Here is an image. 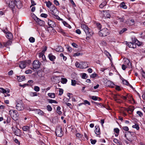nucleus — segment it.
I'll use <instances>...</instances> for the list:
<instances>
[{"label":"nucleus","mask_w":145,"mask_h":145,"mask_svg":"<svg viewBox=\"0 0 145 145\" xmlns=\"http://www.w3.org/2000/svg\"><path fill=\"white\" fill-rule=\"evenodd\" d=\"M81 27L85 32L87 37H89L92 35L93 33L91 30L89 29L86 25H81Z\"/></svg>","instance_id":"obj_1"},{"label":"nucleus","mask_w":145,"mask_h":145,"mask_svg":"<svg viewBox=\"0 0 145 145\" xmlns=\"http://www.w3.org/2000/svg\"><path fill=\"white\" fill-rule=\"evenodd\" d=\"M108 29L105 28L102 30H100L99 32V34L100 36L104 37L108 34Z\"/></svg>","instance_id":"obj_2"},{"label":"nucleus","mask_w":145,"mask_h":145,"mask_svg":"<svg viewBox=\"0 0 145 145\" xmlns=\"http://www.w3.org/2000/svg\"><path fill=\"white\" fill-rule=\"evenodd\" d=\"M16 109L18 110H22L24 109V105L22 101H20L18 102L16 106Z\"/></svg>","instance_id":"obj_3"},{"label":"nucleus","mask_w":145,"mask_h":145,"mask_svg":"<svg viewBox=\"0 0 145 145\" xmlns=\"http://www.w3.org/2000/svg\"><path fill=\"white\" fill-rule=\"evenodd\" d=\"M55 132L56 135L58 137H61L63 135V132L62 130V128L59 126L57 127Z\"/></svg>","instance_id":"obj_4"},{"label":"nucleus","mask_w":145,"mask_h":145,"mask_svg":"<svg viewBox=\"0 0 145 145\" xmlns=\"http://www.w3.org/2000/svg\"><path fill=\"white\" fill-rule=\"evenodd\" d=\"M40 66V63L38 60H35L34 61L33 64V68H32L33 70L37 69L39 68Z\"/></svg>","instance_id":"obj_5"},{"label":"nucleus","mask_w":145,"mask_h":145,"mask_svg":"<svg viewBox=\"0 0 145 145\" xmlns=\"http://www.w3.org/2000/svg\"><path fill=\"white\" fill-rule=\"evenodd\" d=\"M17 111L15 110H10L9 112V114L11 116L13 114H14L15 115H13L12 118L13 120H15L17 119L18 114H17Z\"/></svg>","instance_id":"obj_6"},{"label":"nucleus","mask_w":145,"mask_h":145,"mask_svg":"<svg viewBox=\"0 0 145 145\" xmlns=\"http://www.w3.org/2000/svg\"><path fill=\"white\" fill-rule=\"evenodd\" d=\"M15 5L19 9L21 8L22 7V4L20 0H14Z\"/></svg>","instance_id":"obj_7"},{"label":"nucleus","mask_w":145,"mask_h":145,"mask_svg":"<svg viewBox=\"0 0 145 145\" xmlns=\"http://www.w3.org/2000/svg\"><path fill=\"white\" fill-rule=\"evenodd\" d=\"M101 15L102 17L104 18H109L110 16L108 12L104 11L101 12Z\"/></svg>","instance_id":"obj_8"},{"label":"nucleus","mask_w":145,"mask_h":145,"mask_svg":"<svg viewBox=\"0 0 145 145\" xmlns=\"http://www.w3.org/2000/svg\"><path fill=\"white\" fill-rule=\"evenodd\" d=\"M35 21L38 24H39L40 26H43L44 25V22L40 19L37 18L35 20Z\"/></svg>","instance_id":"obj_9"},{"label":"nucleus","mask_w":145,"mask_h":145,"mask_svg":"<svg viewBox=\"0 0 145 145\" xmlns=\"http://www.w3.org/2000/svg\"><path fill=\"white\" fill-rule=\"evenodd\" d=\"M27 62L25 61L20 62L19 64V67L21 69L25 68L27 65Z\"/></svg>","instance_id":"obj_10"},{"label":"nucleus","mask_w":145,"mask_h":145,"mask_svg":"<svg viewBox=\"0 0 145 145\" xmlns=\"http://www.w3.org/2000/svg\"><path fill=\"white\" fill-rule=\"evenodd\" d=\"M39 60L41 61H43L46 60V57L42 53H40L39 54Z\"/></svg>","instance_id":"obj_11"},{"label":"nucleus","mask_w":145,"mask_h":145,"mask_svg":"<svg viewBox=\"0 0 145 145\" xmlns=\"http://www.w3.org/2000/svg\"><path fill=\"white\" fill-rule=\"evenodd\" d=\"M4 32L6 34V37L9 39H11L13 37V36L12 33L9 32H7L6 31H4Z\"/></svg>","instance_id":"obj_12"},{"label":"nucleus","mask_w":145,"mask_h":145,"mask_svg":"<svg viewBox=\"0 0 145 145\" xmlns=\"http://www.w3.org/2000/svg\"><path fill=\"white\" fill-rule=\"evenodd\" d=\"M8 5L9 7L12 8V10H13L14 8V7L15 6V1H10L8 3Z\"/></svg>","instance_id":"obj_13"},{"label":"nucleus","mask_w":145,"mask_h":145,"mask_svg":"<svg viewBox=\"0 0 145 145\" xmlns=\"http://www.w3.org/2000/svg\"><path fill=\"white\" fill-rule=\"evenodd\" d=\"M95 132L96 134L98 136L100 135V128L99 127V126L98 125H96L95 126Z\"/></svg>","instance_id":"obj_14"},{"label":"nucleus","mask_w":145,"mask_h":145,"mask_svg":"<svg viewBox=\"0 0 145 145\" xmlns=\"http://www.w3.org/2000/svg\"><path fill=\"white\" fill-rule=\"evenodd\" d=\"M48 24L50 27L52 28L54 27L55 26V23L50 20H48Z\"/></svg>","instance_id":"obj_15"},{"label":"nucleus","mask_w":145,"mask_h":145,"mask_svg":"<svg viewBox=\"0 0 145 145\" xmlns=\"http://www.w3.org/2000/svg\"><path fill=\"white\" fill-rule=\"evenodd\" d=\"M48 57L49 59L52 61H54L56 58V57L51 53L48 54Z\"/></svg>","instance_id":"obj_16"},{"label":"nucleus","mask_w":145,"mask_h":145,"mask_svg":"<svg viewBox=\"0 0 145 145\" xmlns=\"http://www.w3.org/2000/svg\"><path fill=\"white\" fill-rule=\"evenodd\" d=\"M81 63L82 64V69L86 68L89 67V66H88V63L87 62H81Z\"/></svg>","instance_id":"obj_17"},{"label":"nucleus","mask_w":145,"mask_h":145,"mask_svg":"<svg viewBox=\"0 0 145 145\" xmlns=\"http://www.w3.org/2000/svg\"><path fill=\"white\" fill-rule=\"evenodd\" d=\"M127 45L129 48H135L136 47V45L135 44H134V42H130L127 43Z\"/></svg>","instance_id":"obj_18"},{"label":"nucleus","mask_w":145,"mask_h":145,"mask_svg":"<svg viewBox=\"0 0 145 145\" xmlns=\"http://www.w3.org/2000/svg\"><path fill=\"white\" fill-rule=\"evenodd\" d=\"M55 50L57 52H61L63 51V49L61 46H59L55 49Z\"/></svg>","instance_id":"obj_19"},{"label":"nucleus","mask_w":145,"mask_h":145,"mask_svg":"<svg viewBox=\"0 0 145 145\" xmlns=\"http://www.w3.org/2000/svg\"><path fill=\"white\" fill-rule=\"evenodd\" d=\"M17 79L19 82H21L24 80L25 79V76H17Z\"/></svg>","instance_id":"obj_20"},{"label":"nucleus","mask_w":145,"mask_h":145,"mask_svg":"<svg viewBox=\"0 0 145 145\" xmlns=\"http://www.w3.org/2000/svg\"><path fill=\"white\" fill-rule=\"evenodd\" d=\"M133 42H134V44H135V45L137 44L138 46H140L142 44V42L139 41L137 39L135 38L134 39V40H133Z\"/></svg>","instance_id":"obj_21"},{"label":"nucleus","mask_w":145,"mask_h":145,"mask_svg":"<svg viewBox=\"0 0 145 145\" xmlns=\"http://www.w3.org/2000/svg\"><path fill=\"white\" fill-rule=\"evenodd\" d=\"M12 44V41L10 40H8L7 42L3 43L4 46L5 47H7L8 46L11 45Z\"/></svg>","instance_id":"obj_22"},{"label":"nucleus","mask_w":145,"mask_h":145,"mask_svg":"<svg viewBox=\"0 0 145 145\" xmlns=\"http://www.w3.org/2000/svg\"><path fill=\"white\" fill-rule=\"evenodd\" d=\"M22 129L23 130L25 131H29L30 129V127L27 126H25L23 127Z\"/></svg>","instance_id":"obj_23"},{"label":"nucleus","mask_w":145,"mask_h":145,"mask_svg":"<svg viewBox=\"0 0 145 145\" xmlns=\"http://www.w3.org/2000/svg\"><path fill=\"white\" fill-rule=\"evenodd\" d=\"M106 86L108 87H111L113 85V83L110 80H108L106 83Z\"/></svg>","instance_id":"obj_24"},{"label":"nucleus","mask_w":145,"mask_h":145,"mask_svg":"<svg viewBox=\"0 0 145 145\" xmlns=\"http://www.w3.org/2000/svg\"><path fill=\"white\" fill-rule=\"evenodd\" d=\"M117 19L120 22H123L124 20V18L123 16H122L121 18L119 16H117Z\"/></svg>","instance_id":"obj_25"},{"label":"nucleus","mask_w":145,"mask_h":145,"mask_svg":"<svg viewBox=\"0 0 145 145\" xmlns=\"http://www.w3.org/2000/svg\"><path fill=\"white\" fill-rule=\"evenodd\" d=\"M134 110V108L133 107H130L127 110V111L130 114H131Z\"/></svg>","instance_id":"obj_26"},{"label":"nucleus","mask_w":145,"mask_h":145,"mask_svg":"<svg viewBox=\"0 0 145 145\" xmlns=\"http://www.w3.org/2000/svg\"><path fill=\"white\" fill-rule=\"evenodd\" d=\"M133 134V132L128 131L125 133V137L127 138L126 136L127 135H130L132 136Z\"/></svg>","instance_id":"obj_27"},{"label":"nucleus","mask_w":145,"mask_h":145,"mask_svg":"<svg viewBox=\"0 0 145 145\" xmlns=\"http://www.w3.org/2000/svg\"><path fill=\"white\" fill-rule=\"evenodd\" d=\"M75 65L76 67L80 69L82 68V64L81 63V62H80V63H79L78 62H76L75 63Z\"/></svg>","instance_id":"obj_28"},{"label":"nucleus","mask_w":145,"mask_h":145,"mask_svg":"<svg viewBox=\"0 0 145 145\" xmlns=\"http://www.w3.org/2000/svg\"><path fill=\"white\" fill-rule=\"evenodd\" d=\"M48 95L51 98H54L55 97V94L54 93H49Z\"/></svg>","instance_id":"obj_29"},{"label":"nucleus","mask_w":145,"mask_h":145,"mask_svg":"<svg viewBox=\"0 0 145 145\" xmlns=\"http://www.w3.org/2000/svg\"><path fill=\"white\" fill-rule=\"evenodd\" d=\"M57 112L59 115L61 114L62 112L61 111V107L60 106H58L57 108Z\"/></svg>","instance_id":"obj_30"},{"label":"nucleus","mask_w":145,"mask_h":145,"mask_svg":"<svg viewBox=\"0 0 145 145\" xmlns=\"http://www.w3.org/2000/svg\"><path fill=\"white\" fill-rule=\"evenodd\" d=\"M36 112L39 115H42L43 114V112L40 109H37Z\"/></svg>","instance_id":"obj_31"},{"label":"nucleus","mask_w":145,"mask_h":145,"mask_svg":"<svg viewBox=\"0 0 145 145\" xmlns=\"http://www.w3.org/2000/svg\"><path fill=\"white\" fill-rule=\"evenodd\" d=\"M45 3H46L47 7L48 8H49L52 5V3L50 1H46Z\"/></svg>","instance_id":"obj_32"},{"label":"nucleus","mask_w":145,"mask_h":145,"mask_svg":"<svg viewBox=\"0 0 145 145\" xmlns=\"http://www.w3.org/2000/svg\"><path fill=\"white\" fill-rule=\"evenodd\" d=\"M125 62H127V67L130 68L131 67V63H130L128 59H127Z\"/></svg>","instance_id":"obj_33"},{"label":"nucleus","mask_w":145,"mask_h":145,"mask_svg":"<svg viewBox=\"0 0 145 145\" xmlns=\"http://www.w3.org/2000/svg\"><path fill=\"white\" fill-rule=\"evenodd\" d=\"M106 1L103 2L99 6V7L102 8L106 5Z\"/></svg>","instance_id":"obj_34"},{"label":"nucleus","mask_w":145,"mask_h":145,"mask_svg":"<svg viewBox=\"0 0 145 145\" xmlns=\"http://www.w3.org/2000/svg\"><path fill=\"white\" fill-rule=\"evenodd\" d=\"M120 6L121 7L124 9H126L127 8L126 6L125 5V3L123 2L121 3L120 4Z\"/></svg>","instance_id":"obj_35"},{"label":"nucleus","mask_w":145,"mask_h":145,"mask_svg":"<svg viewBox=\"0 0 145 145\" xmlns=\"http://www.w3.org/2000/svg\"><path fill=\"white\" fill-rule=\"evenodd\" d=\"M20 131L19 129H16L14 131V133L15 135L19 136L20 135Z\"/></svg>","instance_id":"obj_36"},{"label":"nucleus","mask_w":145,"mask_h":145,"mask_svg":"<svg viewBox=\"0 0 145 145\" xmlns=\"http://www.w3.org/2000/svg\"><path fill=\"white\" fill-rule=\"evenodd\" d=\"M104 53L107 57L110 59L111 56L110 54L106 51H105Z\"/></svg>","instance_id":"obj_37"},{"label":"nucleus","mask_w":145,"mask_h":145,"mask_svg":"<svg viewBox=\"0 0 145 145\" xmlns=\"http://www.w3.org/2000/svg\"><path fill=\"white\" fill-rule=\"evenodd\" d=\"M31 97H34L37 96V93L36 92H30L29 93Z\"/></svg>","instance_id":"obj_38"},{"label":"nucleus","mask_w":145,"mask_h":145,"mask_svg":"<svg viewBox=\"0 0 145 145\" xmlns=\"http://www.w3.org/2000/svg\"><path fill=\"white\" fill-rule=\"evenodd\" d=\"M92 103L94 104H96L99 106H100L101 108L104 107V105L101 103H98L95 102H93Z\"/></svg>","instance_id":"obj_39"},{"label":"nucleus","mask_w":145,"mask_h":145,"mask_svg":"<svg viewBox=\"0 0 145 145\" xmlns=\"http://www.w3.org/2000/svg\"><path fill=\"white\" fill-rule=\"evenodd\" d=\"M61 82L63 84H66L67 81V79L65 78H61Z\"/></svg>","instance_id":"obj_40"},{"label":"nucleus","mask_w":145,"mask_h":145,"mask_svg":"<svg viewBox=\"0 0 145 145\" xmlns=\"http://www.w3.org/2000/svg\"><path fill=\"white\" fill-rule=\"evenodd\" d=\"M127 30V29L125 28H124L122 30H121L119 32V33L120 34H121L123 33L124 32L126 31Z\"/></svg>","instance_id":"obj_41"},{"label":"nucleus","mask_w":145,"mask_h":145,"mask_svg":"<svg viewBox=\"0 0 145 145\" xmlns=\"http://www.w3.org/2000/svg\"><path fill=\"white\" fill-rule=\"evenodd\" d=\"M0 92L3 93H6L7 91L3 88H0Z\"/></svg>","instance_id":"obj_42"},{"label":"nucleus","mask_w":145,"mask_h":145,"mask_svg":"<svg viewBox=\"0 0 145 145\" xmlns=\"http://www.w3.org/2000/svg\"><path fill=\"white\" fill-rule=\"evenodd\" d=\"M29 40L31 42L33 43L35 41V39L34 38L31 37L29 38Z\"/></svg>","instance_id":"obj_43"},{"label":"nucleus","mask_w":145,"mask_h":145,"mask_svg":"<svg viewBox=\"0 0 145 145\" xmlns=\"http://www.w3.org/2000/svg\"><path fill=\"white\" fill-rule=\"evenodd\" d=\"M132 127L133 128L136 129L137 130H138L139 129L138 125L136 124H135L134 125H133Z\"/></svg>","instance_id":"obj_44"},{"label":"nucleus","mask_w":145,"mask_h":145,"mask_svg":"<svg viewBox=\"0 0 145 145\" xmlns=\"http://www.w3.org/2000/svg\"><path fill=\"white\" fill-rule=\"evenodd\" d=\"M47 109L49 111H51L52 110L51 106L50 105H48L46 106Z\"/></svg>","instance_id":"obj_45"},{"label":"nucleus","mask_w":145,"mask_h":145,"mask_svg":"<svg viewBox=\"0 0 145 145\" xmlns=\"http://www.w3.org/2000/svg\"><path fill=\"white\" fill-rule=\"evenodd\" d=\"M91 99L93 100L97 101L98 100V97L95 96H93L91 97Z\"/></svg>","instance_id":"obj_46"},{"label":"nucleus","mask_w":145,"mask_h":145,"mask_svg":"<svg viewBox=\"0 0 145 145\" xmlns=\"http://www.w3.org/2000/svg\"><path fill=\"white\" fill-rule=\"evenodd\" d=\"M82 104H80V105ZM82 104H85V105L86 104H88V105H90V103L87 100H85L84 101V103H82Z\"/></svg>","instance_id":"obj_47"},{"label":"nucleus","mask_w":145,"mask_h":145,"mask_svg":"<svg viewBox=\"0 0 145 145\" xmlns=\"http://www.w3.org/2000/svg\"><path fill=\"white\" fill-rule=\"evenodd\" d=\"M60 56L61 57H63V59L64 60V61H65L67 59V57H66L64 56L63 54V53H61L60 54Z\"/></svg>","instance_id":"obj_48"},{"label":"nucleus","mask_w":145,"mask_h":145,"mask_svg":"<svg viewBox=\"0 0 145 145\" xmlns=\"http://www.w3.org/2000/svg\"><path fill=\"white\" fill-rule=\"evenodd\" d=\"M34 90L36 91H39L40 90V88L38 86H35L34 87Z\"/></svg>","instance_id":"obj_49"},{"label":"nucleus","mask_w":145,"mask_h":145,"mask_svg":"<svg viewBox=\"0 0 145 145\" xmlns=\"http://www.w3.org/2000/svg\"><path fill=\"white\" fill-rule=\"evenodd\" d=\"M82 54L78 52H76L74 54L73 56L74 57H76V56H79L80 55H82Z\"/></svg>","instance_id":"obj_50"},{"label":"nucleus","mask_w":145,"mask_h":145,"mask_svg":"<svg viewBox=\"0 0 145 145\" xmlns=\"http://www.w3.org/2000/svg\"><path fill=\"white\" fill-rule=\"evenodd\" d=\"M76 81L75 80H71V85L75 86L76 84Z\"/></svg>","instance_id":"obj_51"},{"label":"nucleus","mask_w":145,"mask_h":145,"mask_svg":"<svg viewBox=\"0 0 145 145\" xmlns=\"http://www.w3.org/2000/svg\"><path fill=\"white\" fill-rule=\"evenodd\" d=\"M121 97L124 100H126L127 99V98L129 99V96L128 95H127L126 96H121Z\"/></svg>","instance_id":"obj_52"},{"label":"nucleus","mask_w":145,"mask_h":145,"mask_svg":"<svg viewBox=\"0 0 145 145\" xmlns=\"http://www.w3.org/2000/svg\"><path fill=\"white\" fill-rule=\"evenodd\" d=\"M101 44L103 46H105L106 45V42L105 41H102L101 42Z\"/></svg>","instance_id":"obj_53"},{"label":"nucleus","mask_w":145,"mask_h":145,"mask_svg":"<svg viewBox=\"0 0 145 145\" xmlns=\"http://www.w3.org/2000/svg\"><path fill=\"white\" fill-rule=\"evenodd\" d=\"M114 131L117 134H118L119 133V129L118 128H116L114 129Z\"/></svg>","instance_id":"obj_54"},{"label":"nucleus","mask_w":145,"mask_h":145,"mask_svg":"<svg viewBox=\"0 0 145 145\" xmlns=\"http://www.w3.org/2000/svg\"><path fill=\"white\" fill-rule=\"evenodd\" d=\"M123 84H125L127 85H128L129 84V82L126 80H124L123 81Z\"/></svg>","instance_id":"obj_55"},{"label":"nucleus","mask_w":145,"mask_h":145,"mask_svg":"<svg viewBox=\"0 0 145 145\" xmlns=\"http://www.w3.org/2000/svg\"><path fill=\"white\" fill-rule=\"evenodd\" d=\"M40 16H41V17H42L46 18H47V17L48 16V15H47V14H46L42 13L41 14Z\"/></svg>","instance_id":"obj_56"},{"label":"nucleus","mask_w":145,"mask_h":145,"mask_svg":"<svg viewBox=\"0 0 145 145\" xmlns=\"http://www.w3.org/2000/svg\"><path fill=\"white\" fill-rule=\"evenodd\" d=\"M137 114L140 117H141L143 115V114L142 112L140 111H137Z\"/></svg>","instance_id":"obj_57"},{"label":"nucleus","mask_w":145,"mask_h":145,"mask_svg":"<svg viewBox=\"0 0 145 145\" xmlns=\"http://www.w3.org/2000/svg\"><path fill=\"white\" fill-rule=\"evenodd\" d=\"M32 72V71L31 70H28L25 71V73L26 74H31Z\"/></svg>","instance_id":"obj_58"},{"label":"nucleus","mask_w":145,"mask_h":145,"mask_svg":"<svg viewBox=\"0 0 145 145\" xmlns=\"http://www.w3.org/2000/svg\"><path fill=\"white\" fill-rule=\"evenodd\" d=\"M113 97L114 100L116 101H117V100H119L118 98L117 95H113Z\"/></svg>","instance_id":"obj_59"},{"label":"nucleus","mask_w":145,"mask_h":145,"mask_svg":"<svg viewBox=\"0 0 145 145\" xmlns=\"http://www.w3.org/2000/svg\"><path fill=\"white\" fill-rule=\"evenodd\" d=\"M63 24H64V25L65 26H66L67 27H68V26H69V28H70V27H71V26L70 25H69L66 22L64 21L63 22Z\"/></svg>","instance_id":"obj_60"},{"label":"nucleus","mask_w":145,"mask_h":145,"mask_svg":"<svg viewBox=\"0 0 145 145\" xmlns=\"http://www.w3.org/2000/svg\"><path fill=\"white\" fill-rule=\"evenodd\" d=\"M82 78L83 79H86L87 78V74H86L84 73L83 74L82 76Z\"/></svg>","instance_id":"obj_61"},{"label":"nucleus","mask_w":145,"mask_h":145,"mask_svg":"<svg viewBox=\"0 0 145 145\" xmlns=\"http://www.w3.org/2000/svg\"><path fill=\"white\" fill-rule=\"evenodd\" d=\"M122 129L124 130H125L126 131H128L129 130V129L128 127L127 126H123V127Z\"/></svg>","instance_id":"obj_62"},{"label":"nucleus","mask_w":145,"mask_h":145,"mask_svg":"<svg viewBox=\"0 0 145 145\" xmlns=\"http://www.w3.org/2000/svg\"><path fill=\"white\" fill-rule=\"evenodd\" d=\"M90 141L91 142V143L93 144H95L96 142V140H93L92 139H90Z\"/></svg>","instance_id":"obj_63"},{"label":"nucleus","mask_w":145,"mask_h":145,"mask_svg":"<svg viewBox=\"0 0 145 145\" xmlns=\"http://www.w3.org/2000/svg\"><path fill=\"white\" fill-rule=\"evenodd\" d=\"M97 25L99 29H100L101 28V25L99 23H97Z\"/></svg>","instance_id":"obj_64"}]
</instances>
